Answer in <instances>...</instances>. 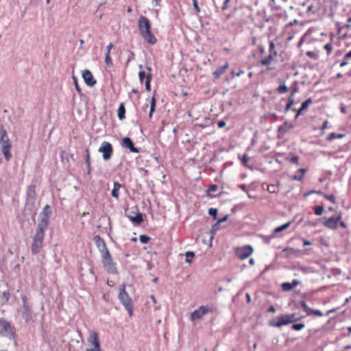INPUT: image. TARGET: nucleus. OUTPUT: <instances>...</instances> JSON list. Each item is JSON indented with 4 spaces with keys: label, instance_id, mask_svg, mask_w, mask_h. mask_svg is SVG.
I'll return each mask as SVG.
<instances>
[{
    "label": "nucleus",
    "instance_id": "nucleus-1",
    "mask_svg": "<svg viewBox=\"0 0 351 351\" xmlns=\"http://www.w3.org/2000/svg\"><path fill=\"white\" fill-rule=\"evenodd\" d=\"M257 49L260 55L258 64L266 67L267 71H273L276 69L275 63L278 55L274 43L269 41V53L267 54L263 45H258Z\"/></svg>",
    "mask_w": 351,
    "mask_h": 351
},
{
    "label": "nucleus",
    "instance_id": "nucleus-2",
    "mask_svg": "<svg viewBox=\"0 0 351 351\" xmlns=\"http://www.w3.org/2000/svg\"><path fill=\"white\" fill-rule=\"evenodd\" d=\"M138 27L142 37L148 43L154 45L157 42L156 38L151 32V25L147 17L142 16L139 18Z\"/></svg>",
    "mask_w": 351,
    "mask_h": 351
},
{
    "label": "nucleus",
    "instance_id": "nucleus-3",
    "mask_svg": "<svg viewBox=\"0 0 351 351\" xmlns=\"http://www.w3.org/2000/svg\"><path fill=\"white\" fill-rule=\"evenodd\" d=\"M343 214L341 212H337L330 217H323L322 224L328 229L335 230L338 226L343 229L348 228L347 224L342 221Z\"/></svg>",
    "mask_w": 351,
    "mask_h": 351
},
{
    "label": "nucleus",
    "instance_id": "nucleus-4",
    "mask_svg": "<svg viewBox=\"0 0 351 351\" xmlns=\"http://www.w3.org/2000/svg\"><path fill=\"white\" fill-rule=\"evenodd\" d=\"M119 299L128 311L130 317L133 315V301L125 291V284H122L119 288Z\"/></svg>",
    "mask_w": 351,
    "mask_h": 351
},
{
    "label": "nucleus",
    "instance_id": "nucleus-5",
    "mask_svg": "<svg viewBox=\"0 0 351 351\" xmlns=\"http://www.w3.org/2000/svg\"><path fill=\"white\" fill-rule=\"evenodd\" d=\"M300 319L296 314H287L278 316L269 322V325L273 327L281 328L282 326L294 323Z\"/></svg>",
    "mask_w": 351,
    "mask_h": 351
},
{
    "label": "nucleus",
    "instance_id": "nucleus-6",
    "mask_svg": "<svg viewBox=\"0 0 351 351\" xmlns=\"http://www.w3.org/2000/svg\"><path fill=\"white\" fill-rule=\"evenodd\" d=\"M1 138H0V143L2 146V153L3 154L6 160H10L12 154L10 153L11 149V143L10 141V138L8 136L6 130L3 128L1 127Z\"/></svg>",
    "mask_w": 351,
    "mask_h": 351
},
{
    "label": "nucleus",
    "instance_id": "nucleus-7",
    "mask_svg": "<svg viewBox=\"0 0 351 351\" xmlns=\"http://www.w3.org/2000/svg\"><path fill=\"white\" fill-rule=\"evenodd\" d=\"M217 311L216 307L210 306H200L197 309L191 313V320L194 322L200 319L204 315L208 313H214Z\"/></svg>",
    "mask_w": 351,
    "mask_h": 351
},
{
    "label": "nucleus",
    "instance_id": "nucleus-8",
    "mask_svg": "<svg viewBox=\"0 0 351 351\" xmlns=\"http://www.w3.org/2000/svg\"><path fill=\"white\" fill-rule=\"evenodd\" d=\"M87 342L89 348L86 351H101V346L99 334L95 331H90L89 335L87 338Z\"/></svg>",
    "mask_w": 351,
    "mask_h": 351
},
{
    "label": "nucleus",
    "instance_id": "nucleus-9",
    "mask_svg": "<svg viewBox=\"0 0 351 351\" xmlns=\"http://www.w3.org/2000/svg\"><path fill=\"white\" fill-rule=\"evenodd\" d=\"M101 263L108 274L117 273L116 263H114L110 252H106L105 254L101 256Z\"/></svg>",
    "mask_w": 351,
    "mask_h": 351
},
{
    "label": "nucleus",
    "instance_id": "nucleus-10",
    "mask_svg": "<svg viewBox=\"0 0 351 351\" xmlns=\"http://www.w3.org/2000/svg\"><path fill=\"white\" fill-rule=\"evenodd\" d=\"M48 226V219H41L38 224L36 232L33 237V240L43 242L45 232Z\"/></svg>",
    "mask_w": 351,
    "mask_h": 351
},
{
    "label": "nucleus",
    "instance_id": "nucleus-11",
    "mask_svg": "<svg viewBox=\"0 0 351 351\" xmlns=\"http://www.w3.org/2000/svg\"><path fill=\"white\" fill-rule=\"evenodd\" d=\"M234 252L237 257L243 261L247 259L252 254L254 249L250 245H245L235 248Z\"/></svg>",
    "mask_w": 351,
    "mask_h": 351
},
{
    "label": "nucleus",
    "instance_id": "nucleus-12",
    "mask_svg": "<svg viewBox=\"0 0 351 351\" xmlns=\"http://www.w3.org/2000/svg\"><path fill=\"white\" fill-rule=\"evenodd\" d=\"M0 335L10 339L14 338V328L8 321L3 319H0Z\"/></svg>",
    "mask_w": 351,
    "mask_h": 351
},
{
    "label": "nucleus",
    "instance_id": "nucleus-13",
    "mask_svg": "<svg viewBox=\"0 0 351 351\" xmlns=\"http://www.w3.org/2000/svg\"><path fill=\"white\" fill-rule=\"evenodd\" d=\"M99 152L102 153L103 158L105 160H108L112 155L113 149L112 145L107 141H104L98 150Z\"/></svg>",
    "mask_w": 351,
    "mask_h": 351
},
{
    "label": "nucleus",
    "instance_id": "nucleus-14",
    "mask_svg": "<svg viewBox=\"0 0 351 351\" xmlns=\"http://www.w3.org/2000/svg\"><path fill=\"white\" fill-rule=\"evenodd\" d=\"M93 241L101 256L105 254L106 252H110L106 246L105 241L99 235L95 236Z\"/></svg>",
    "mask_w": 351,
    "mask_h": 351
},
{
    "label": "nucleus",
    "instance_id": "nucleus-15",
    "mask_svg": "<svg viewBox=\"0 0 351 351\" xmlns=\"http://www.w3.org/2000/svg\"><path fill=\"white\" fill-rule=\"evenodd\" d=\"M83 79L85 82V83L89 86H93L96 84V80L94 79L92 73L86 70L83 72L82 74Z\"/></svg>",
    "mask_w": 351,
    "mask_h": 351
},
{
    "label": "nucleus",
    "instance_id": "nucleus-16",
    "mask_svg": "<svg viewBox=\"0 0 351 351\" xmlns=\"http://www.w3.org/2000/svg\"><path fill=\"white\" fill-rule=\"evenodd\" d=\"M114 48V45L112 43H110L106 47V51L105 53V63L108 67L113 66L112 59L110 57V51Z\"/></svg>",
    "mask_w": 351,
    "mask_h": 351
},
{
    "label": "nucleus",
    "instance_id": "nucleus-17",
    "mask_svg": "<svg viewBox=\"0 0 351 351\" xmlns=\"http://www.w3.org/2000/svg\"><path fill=\"white\" fill-rule=\"evenodd\" d=\"M23 317L25 319L26 322L30 320L32 317V311L29 305H22L21 308L20 310Z\"/></svg>",
    "mask_w": 351,
    "mask_h": 351
},
{
    "label": "nucleus",
    "instance_id": "nucleus-18",
    "mask_svg": "<svg viewBox=\"0 0 351 351\" xmlns=\"http://www.w3.org/2000/svg\"><path fill=\"white\" fill-rule=\"evenodd\" d=\"M122 145L125 148H128L131 152H133V153H138L139 152V150L136 147H134L132 141L129 137H125L123 138Z\"/></svg>",
    "mask_w": 351,
    "mask_h": 351
},
{
    "label": "nucleus",
    "instance_id": "nucleus-19",
    "mask_svg": "<svg viewBox=\"0 0 351 351\" xmlns=\"http://www.w3.org/2000/svg\"><path fill=\"white\" fill-rule=\"evenodd\" d=\"M228 67L229 64L226 62L224 65L215 69L213 73L214 78L216 80L219 79L226 72Z\"/></svg>",
    "mask_w": 351,
    "mask_h": 351
},
{
    "label": "nucleus",
    "instance_id": "nucleus-20",
    "mask_svg": "<svg viewBox=\"0 0 351 351\" xmlns=\"http://www.w3.org/2000/svg\"><path fill=\"white\" fill-rule=\"evenodd\" d=\"M43 242H42V241H38L33 240L32 247H31V250H32V254H38L43 247Z\"/></svg>",
    "mask_w": 351,
    "mask_h": 351
},
{
    "label": "nucleus",
    "instance_id": "nucleus-21",
    "mask_svg": "<svg viewBox=\"0 0 351 351\" xmlns=\"http://www.w3.org/2000/svg\"><path fill=\"white\" fill-rule=\"evenodd\" d=\"M306 169L300 168L296 171V174L291 177L292 180L302 181L304 179V175L306 172Z\"/></svg>",
    "mask_w": 351,
    "mask_h": 351
},
{
    "label": "nucleus",
    "instance_id": "nucleus-22",
    "mask_svg": "<svg viewBox=\"0 0 351 351\" xmlns=\"http://www.w3.org/2000/svg\"><path fill=\"white\" fill-rule=\"evenodd\" d=\"M134 215H128V218L134 223L140 224L143 221V215L141 213H135Z\"/></svg>",
    "mask_w": 351,
    "mask_h": 351
},
{
    "label": "nucleus",
    "instance_id": "nucleus-23",
    "mask_svg": "<svg viewBox=\"0 0 351 351\" xmlns=\"http://www.w3.org/2000/svg\"><path fill=\"white\" fill-rule=\"evenodd\" d=\"M293 125L288 123L287 121H285L282 125L278 127V132L282 133H286L291 129L293 128Z\"/></svg>",
    "mask_w": 351,
    "mask_h": 351
},
{
    "label": "nucleus",
    "instance_id": "nucleus-24",
    "mask_svg": "<svg viewBox=\"0 0 351 351\" xmlns=\"http://www.w3.org/2000/svg\"><path fill=\"white\" fill-rule=\"evenodd\" d=\"M121 184L117 182H114L113 189L112 191V196L117 199L119 197V190L121 188Z\"/></svg>",
    "mask_w": 351,
    "mask_h": 351
},
{
    "label": "nucleus",
    "instance_id": "nucleus-25",
    "mask_svg": "<svg viewBox=\"0 0 351 351\" xmlns=\"http://www.w3.org/2000/svg\"><path fill=\"white\" fill-rule=\"evenodd\" d=\"M155 94H156V93L154 92V95H153V96L151 99V101H150V110H149V119L152 118L153 114L155 112V109H156V99L155 97Z\"/></svg>",
    "mask_w": 351,
    "mask_h": 351
},
{
    "label": "nucleus",
    "instance_id": "nucleus-26",
    "mask_svg": "<svg viewBox=\"0 0 351 351\" xmlns=\"http://www.w3.org/2000/svg\"><path fill=\"white\" fill-rule=\"evenodd\" d=\"M125 106L123 103L120 104L119 108H118V117L120 120H123L125 119Z\"/></svg>",
    "mask_w": 351,
    "mask_h": 351
},
{
    "label": "nucleus",
    "instance_id": "nucleus-27",
    "mask_svg": "<svg viewBox=\"0 0 351 351\" xmlns=\"http://www.w3.org/2000/svg\"><path fill=\"white\" fill-rule=\"evenodd\" d=\"M345 136H346V134H337L335 132H332L328 135V136L327 137V140L329 141H332L336 138H343L345 137Z\"/></svg>",
    "mask_w": 351,
    "mask_h": 351
},
{
    "label": "nucleus",
    "instance_id": "nucleus-28",
    "mask_svg": "<svg viewBox=\"0 0 351 351\" xmlns=\"http://www.w3.org/2000/svg\"><path fill=\"white\" fill-rule=\"evenodd\" d=\"M10 298V293L8 290L5 291L2 293V302L1 304L3 305L6 304L8 303Z\"/></svg>",
    "mask_w": 351,
    "mask_h": 351
},
{
    "label": "nucleus",
    "instance_id": "nucleus-29",
    "mask_svg": "<svg viewBox=\"0 0 351 351\" xmlns=\"http://www.w3.org/2000/svg\"><path fill=\"white\" fill-rule=\"evenodd\" d=\"M295 90H293L292 91L290 97H289V99H288V102L286 105V107H285V111L287 112L290 108L292 106V105L294 103V101H293V95L295 94Z\"/></svg>",
    "mask_w": 351,
    "mask_h": 351
},
{
    "label": "nucleus",
    "instance_id": "nucleus-30",
    "mask_svg": "<svg viewBox=\"0 0 351 351\" xmlns=\"http://www.w3.org/2000/svg\"><path fill=\"white\" fill-rule=\"evenodd\" d=\"M51 213L50 206L49 205H46L42 212V215L44 217L42 219H47L49 220V215Z\"/></svg>",
    "mask_w": 351,
    "mask_h": 351
},
{
    "label": "nucleus",
    "instance_id": "nucleus-31",
    "mask_svg": "<svg viewBox=\"0 0 351 351\" xmlns=\"http://www.w3.org/2000/svg\"><path fill=\"white\" fill-rule=\"evenodd\" d=\"M290 225H291V222L289 221V222H287V223H285V224H283V225H282V226H280L279 227H277L276 228H275L274 232L275 233H278L280 232H282V231L286 230L287 228H288L290 226Z\"/></svg>",
    "mask_w": 351,
    "mask_h": 351
},
{
    "label": "nucleus",
    "instance_id": "nucleus-32",
    "mask_svg": "<svg viewBox=\"0 0 351 351\" xmlns=\"http://www.w3.org/2000/svg\"><path fill=\"white\" fill-rule=\"evenodd\" d=\"M324 48L326 51L327 54L330 55L333 50V43H332V40L330 41V43L326 44L324 46Z\"/></svg>",
    "mask_w": 351,
    "mask_h": 351
},
{
    "label": "nucleus",
    "instance_id": "nucleus-33",
    "mask_svg": "<svg viewBox=\"0 0 351 351\" xmlns=\"http://www.w3.org/2000/svg\"><path fill=\"white\" fill-rule=\"evenodd\" d=\"M289 90V88L285 84H280L278 88H277V92L280 94H284V93H287Z\"/></svg>",
    "mask_w": 351,
    "mask_h": 351
},
{
    "label": "nucleus",
    "instance_id": "nucleus-34",
    "mask_svg": "<svg viewBox=\"0 0 351 351\" xmlns=\"http://www.w3.org/2000/svg\"><path fill=\"white\" fill-rule=\"evenodd\" d=\"M321 195H322L325 199L331 202L332 204L336 203V197L334 195H328L322 192V194H321Z\"/></svg>",
    "mask_w": 351,
    "mask_h": 351
},
{
    "label": "nucleus",
    "instance_id": "nucleus-35",
    "mask_svg": "<svg viewBox=\"0 0 351 351\" xmlns=\"http://www.w3.org/2000/svg\"><path fill=\"white\" fill-rule=\"evenodd\" d=\"M313 103V100L311 98L307 99L306 101L302 103L300 108L303 110H305L310 104Z\"/></svg>",
    "mask_w": 351,
    "mask_h": 351
},
{
    "label": "nucleus",
    "instance_id": "nucleus-36",
    "mask_svg": "<svg viewBox=\"0 0 351 351\" xmlns=\"http://www.w3.org/2000/svg\"><path fill=\"white\" fill-rule=\"evenodd\" d=\"M244 73H245V71L243 69H239L237 71L232 70L231 71V75H232V77H240Z\"/></svg>",
    "mask_w": 351,
    "mask_h": 351
},
{
    "label": "nucleus",
    "instance_id": "nucleus-37",
    "mask_svg": "<svg viewBox=\"0 0 351 351\" xmlns=\"http://www.w3.org/2000/svg\"><path fill=\"white\" fill-rule=\"evenodd\" d=\"M151 80H152V75L149 74L146 77V81H145V88L147 91H150L151 90Z\"/></svg>",
    "mask_w": 351,
    "mask_h": 351
},
{
    "label": "nucleus",
    "instance_id": "nucleus-38",
    "mask_svg": "<svg viewBox=\"0 0 351 351\" xmlns=\"http://www.w3.org/2000/svg\"><path fill=\"white\" fill-rule=\"evenodd\" d=\"M185 261L188 263H191L192 262L191 258H193L195 256V254L193 252H186L185 253Z\"/></svg>",
    "mask_w": 351,
    "mask_h": 351
},
{
    "label": "nucleus",
    "instance_id": "nucleus-39",
    "mask_svg": "<svg viewBox=\"0 0 351 351\" xmlns=\"http://www.w3.org/2000/svg\"><path fill=\"white\" fill-rule=\"evenodd\" d=\"M305 327V324L303 323L293 324L291 328L294 330H300Z\"/></svg>",
    "mask_w": 351,
    "mask_h": 351
},
{
    "label": "nucleus",
    "instance_id": "nucleus-40",
    "mask_svg": "<svg viewBox=\"0 0 351 351\" xmlns=\"http://www.w3.org/2000/svg\"><path fill=\"white\" fill-rule=\"evenodd\" d=\"M208 214L213 217V219L215 220L217 219V214H218V210L217 208H210L208 210Z\"/></svg>",
    "mask_w": 351,
    "mask_h": 351
},
{
    "label": "nucleus",
    "instance_id": "nucleus-41",
    "mask_svg": "<svg viewBox=\"0 0 351 351\" xmlns=\"http://www.w3.org/2000/svg\"><path fill=\"white\" fill-rule=\"evenodd\" d=\"M282 288L283 291H289L293 289V285H291V282H284L282 285Z\"/></svg>",
    "mask_w": 351,
    "mask_h": 351
},
{
    "label": "nucleus",
    "instance_id": "nucleus-42",
    "mask_svg": "<svg viewBox=\"0 0 351 351\" xmlns=\"http://www.w3.org/2000/svg\"><path fill=\"white\" fill-rule=\"evenodd\" d=\"M324 212V207L322 206H316L314 209V213L316 215L320 216Z\"/></svg>",
    "mask_w": 351,
    "mask_h": 351
},
{
    "label": "nucleus",
    "instance_id": "nucleus-43",
    "mask_svg": "<svg viewBox=\"0 0 351 351\" xmlns=\"http://www.w3.org/2000/svg\"><path fill=\"white\" fill-rule=\"evenodd\" d=\"M150 239V237L147 235L141 234L139 237V240L142 243H147Z\"/></svg>",
    "mask_w": 351,
    "mask_h": 351
},
{
    "label": "nucleus",
    "instance_id": "nucleus-44",
    "mask_svg": "<svg viewBox=\"0 0 351 351\" xmlns=\"http://www.w3.org/2000/svg\"><path fill=\"white\" fill-rule=\"evenodd\" d=\"M315 315V316H317V317H322L324 315L322 312L320 311L319 310H313V309L310 310L309 315Z\"/></svg>",
    "mask_w": 351,
    "mask_h": 351
},
{
    "label": "nucleus",
    "instance_id": "nucleus-45",
    "mask_svg": "<svg viewBox=\"0 0 351 351\" xmlns=\"http://www.w3.org/2000/svg\"><path fill=\"white\" fill-rule=\"evenodd\" d=\"M85 163L86 166H89L90 163V155L88 149H86Z\"/></svg>",
    "mask_w": 351,
    "mask_h": 351
},
{
    "label": "nucleus",
    "instance_id": "nucleus-46",
    "mask_svg": "<svg viewBox=\"0 0 351 351\" xmlns=\"http://www.w3.org/2000/svg\"><path fill=\"white\" fill-rule=\"evenodd\" d=\"M302 307L303 308L304 311L307 313V315H309V311H310V310H312V309L310 308L309 307H308V306L305 302H303L302 303Z\"/></svg>",
    "mask_w": 351,
    "mask_h": 351
},
{
    "label": "nucleus",
    "instance_id": "nucleus-47",
    "mask_svg": "<svg viewBox=\"0 0 351 351\" xmlns=\"http://www.w3.org/2000/svg\"><path fill=\"white\" fill-rule=\"evenodd\" d=\"M290 162L293 164L298 165L299 157L298 156H293L290 158Z\"/></svg>",
    "mask_w": 351,
    "mask_h": 351
},
{
    "label": "nucleus",
    "instance_id": "nucleus-48",
    "mask_svg": "<svg viewBox=\"0 0 351 351\" xmlns=\"http://www.w3.org/2000/svg\"><path fill=\"white\" fill-rule=\"evenodd\" d=\"M138 76H139V80L141 83L143 82V81L144 80L145 78L146 79V77H147L145 72L143 71L139 72Z\"/></svg>",
    "mask_w": 351,
    "mask_h": 351
},
{
    "label": "nucleus",
    "instance_id": "nucleus-49",
    "mask_svg": "<svg viewBox=\"0 0 351 351\" xmlns=\"http://www.w3.org/2000/svg\"><path fill=\"white\" fill-rule=\"evenodd\" d=\"M248 162V157L247 154H244L241 158V162L243 165H246Z\"/></svg>",
    "mask_w": 351,
    "mask_h": 351
},
{
    "label": "nucleus",
    "instance_id": "nucleus-50",
    "mask_svg": "<svg viewBox=\"0 0 351 351\" xmlns=\"http://www.w3.org/2000/svg\"><path fill=\"white\" fill-rule=\"evenodd\" d=\"M230 2V0H224L222 5H221V9L222 10H226L228 8V5Z\"/></svg>",
    "mask_w": 351,
    "mask_h": 351
},
{
    "label": "nucleus",
    "instance_id": "nucleus-51",
    "mask_svg": "<svg viewBox=\"0 0 351 351\" xmlns=\"http://www.w3.org/2000/svg\"><path fill=\"white\" fill-rule=\"evenodd\" d=\"M328 124V121L327 120L324 121L322 126V133H324V130L327 128Z\"/></svg>",
    "mask_w": 351,
    "mask_h": 351
},
{
    "label": "nucleus",
    "instance_id": "nucleus-52",
    "mask_svg": "<svg viewBox=\"0 0 351 351\" xmlns=\"http://www.w3.org/2000/svg\"><path fill=\"white\" fill-rule=\"evenodd\" d=\"M28 305L27 297L26 295L22 296V305Z\"/></svg>",
    "mask_w": 351,
    "mask_h": 351
},
{
    "label": "nucleus",
    "instance_id": "nucleus-53",
    "mask_svg": "<svg viewBox=\"0 0 351 351\" xmlns=\"http://www.w3.org/2000/svg\"><path fill=\"white\" fill-rule=\"evenodd\" d=\"M308 194H313V193H315V194H317V195H321V194H322V191H321L312 190V191H308Z\"/></svg>",
    "mask_w": 351,
    "mask_h": 351
},
{
    "label": "nucleus",
    "instance_id": "nucleus-54",
    "mask_svg": "<svg viewBox=\"0 0 351 351\" xmlns=\"http://www.w3.org/2000/svg\"><path fill=\"white\" fill-rule=\"evenodd\" d=\"M193 5L197 12H199V8L197 5V0H193Z\"/></svg>",
    "mask_w": 351,
    "mask_h": 351
},
{
    "label": "nucleus",
    "instance_id": "nucleus-55",
    "mask_svg": "<svg viewBox=\"0 0 351 351\" xmlns=\"http://www.w3.org/2000/svg\"><path fill=\"white\" fill-rule=\"evenodd\" d=\"M217 125L219 128H223L225 125H226V122L223 121H219L218 123H217Z\"/></svg>",
    "mask_w": 351,
    "mask_h": 351
},
{
    "label": "nucleus",
    "instance_id": "nucleus-56",
    "mask_svg": "<svg viewBox=\"0 0 351 351\" xmlns=\"http://www.w3.org/2000/svg\"><path fill=\"white\" fill-rule=\"evenodd\" d=\"M303 110H302L301 108H300L297 112H296V114L295 116V119H297L299 117V116H300L301 114H302V112H303Z\"/></svg>",
    "mask_w": 351,
    "mask_h": 351
},
{
    "label": "nucleus",
    "instance_id": "nucleus-57",
    "mask_svg": "<svg viewBox=\"0 0 351 351\" xmlns=\"http://www.w3.org/2000/svg\"><path fill=\"white\" fill-rule=\"evenodd\" d=\"M299 283H300V282L298 280L294 279V280H293L292 282H291V285H293V288L294 287H296L297 285H298Z\"/></svg>",
    "mask_w": 351,
    "mask_h": 351
},
{
    "label": "nucleus",
    "instance_id": "nucleus-58",
    "mask_svg": "<svg viewBox=\"0 0 351 351\" xmlns=\"http://www.w3.org/2000/svg\"><path fill=\"white\" fill-rule=\"evenodd\" d=\"M268 313H275L276 308L274 306H270L269 308L267 309Z\"/></svg>",
    "mask_w": 351,
    "mask_h": 351
},
{
    "label": "nucleus",
    "instance_id": "nucleus-59",
    "mask_svg": "<svg viewBox=\"0 0 351 351\" xmlns=\"http://www.w3.org/2000/svg\"><path fill=\"white\" fill-rule=\"evenodd\" d=\"M351 58V50L346 53L344 56V59H350Z\"/></svg>",
    "mask_w": 351,
    "mask_h": 351
},
{
    "label": "nucleus",
    "instance_id": "nucleus-60",
    "mask_svg": "<svg viewBox=\"0 0 351 351\" xmlns=\"http://www.w3.org/2000/svg\"><path fill=\"white\" fill-rule=\"evenodd\" d=\"M227 218H228V215L225 216V217H224L223 218H222V219H219V220L217 221V224H218V223L219 224V223H222V222L225 221L227 219Z\"/></svg>",
    "mask_w": 351,
    "mask_h": 351
},
{
    "label": "nucleus",
    "instance_id": "nucleus-61",
    "mask_svg": "<svg viewBox=\"0 0 351 351\" xmlns=\"http://www.w3.org/2000/svg\"><path fill=\"white\" fill-rule=\"evenodd\" d=\"M347 60V59H344V60H343L340 63V66H341V67H343V66H345L346 65H347V64H348V62H347V60Z\"/></svg>",
    "mask_w": 351,
    "mask_h": 351
},
{
    "label": "nucleus",
    "instance_id": "nucleus-62",
    "mask_svg": "<svg viewBox=\"0 0 351 351\" xmlns=\"http://www.w3.org/2000/svg\"><path fill=\"white\" fill-rule=\"evenodd\" d=\"M217 185H212V186H210V187L208 189V191H216V190H217Z\"/></svg>",
    "mask_w": 351,
    "mask_h": 351
},
{
    "label": "nucleus",
    "instance_id": "nucleus-63",
    "mask_svg": "<svg viewBox=\"0 0 351 351\" xmlns=\"http://www.w3.org/2000/svg\"><path fill=\"white\" fill-rule=\"evenodd\" d=\"M239 188L241 189L243 191H247V188L245 184H239Z\"/></svg>",
    "mask_w": 351,
    "mask_h": 351
},
{
    "label": "nucleus",
    "instance_id": "nucleus-64",
    "mask_svg": "<svg viewBox=\"0 0 351 351\" xmlns=\"http://www.w3.org/2000/svg\"><path fill=\"white\" fill-rule=\"evenodd\" d=\"M311 245V243L309 241L304 240V245Z\"/></svg>",
    "mask_w": 351,
    "mask_h": 351
}]
</instances>
